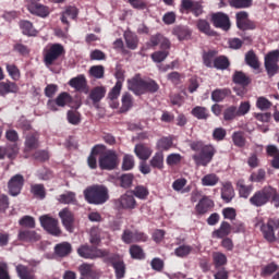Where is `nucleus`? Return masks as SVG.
I'll return each mask as SVG.
<instances>
[{
  "mask_svg": "<svg viewBox=\"0 0 279 279\" xmlns=\"http://www.w3.org/2000/svg\"><path fill=\"white\" fill-rule=\"evenodd\" d=\"M245 62L248 66H251V69H254V71H258L260 69V62L258 61V57L254 50L246 52Z\"/></svg>",
  "mask_w": 279,
  "mask_h": 279,
  "instance_id": "nucleus-38",
  "label": "nucleus"
},
{
  "mask_svg": "<svg viewBox=\"0 0 279 279\" xmlns=\"http://www.w3.org/2000/svg\"><path fill=\"white\" fill-rule=\"evenodd\" d=\"M121 104L122 106L120 108V112L121 113L130 112V110H132L134 106V97H132V94L125 92L122 95Z\"/></svg>",
  "mask_w": 279,
  "mask_h": 279,
  "instance_id": "nucleus-34",
  "label": "nucleus"
},
{
  "mask_svg": "<svg viewBox=\"0 0 279 279\" xmlns=\"http://www.w3.org/2000/svg\"><path fill=\"white\" fill-rule=\"evenodd\" d=\"M220 196L222 202H226V204H230V202H232V199L236 197V193L234 192V185H232V182H221Z\"/></svg>",
  "mask_w": 279,
  "mask_h": 279,
  "instance_id": "nucleus-19",
  "label": "nucleus"
},
{
  "mask_svg": "<svg viewBox=\"0 0 279 279\" xmlns=\"http://www.w3.org/2000/svg\"><path fill=\"white\" fill-rule=\"evenodd\" d=\"M39 221L41 228H44L48 234H51L52 236H60V234H62L60 227H58V219L45 215L39 218Z\"/></svg>",
  "mask_w": 279,
  "mask_h": 279,
  "instance_id": "nucleus-12",
  "label": "nucleus"
},
{
  "mask_svg": "<svg viewBox=\"0 0 279 279\" xmlns=\"http://www.w3.org/2000/svg\"><path fill=\"white\" fill-rule=\"evenodd\" d=\"M248 180L250 182L262 184L263 182H265V180H267V172L265 171V169L259 168L257 171L251 173Z\"/></svg>",
  "mask_w": 279,
  "mask_h": 279,
  "instance_id": "nucleus-48",
  "label": "nucleus"
},
{
  "mask_svg": "<svg viewBox=\"0 0 279 279\" xmlns=\"http://www.w3.org/2000/svg\"><path fill=\"white\" fill-rule=\"evenodd\" d=\"M193 252V246L191 245H181L174 250L175 256L179 258H186L189 254Z\"/></svg>",
  "mask_w": 279,
  "mask_h": 279,
  "instance_id": "nucleus-59",
  "label": "nucleus"
},
{
  "mask_svg": "<svg viewBox=\"0 0 279 279\" xmlns=\"http://www.w3.org/2000/svg\"><path fill=\"white\" fill-rule=\"evenodd\" d=\"M114 206L118 208V210H134V208H136V199L134 198V194H132V192H126L114 202Z\"/></svg>",
  "mask_w": 279,
  "mask_h": 279,
  "instance_id": "nucleus-15",
  "label": "nucleus"
},
{
  "mask_svg": "<svg viewBox=\"0 0 279 279\" xmlns=\"http://www.w3.org/2000/svg\"><path fill=\"white\" fill-rule=\"evenodd\" d=\"M44 64L46 66H53V64H58L61 59L66 56V50L62 44H51L44 49Z\"/></svg>",
  "mask_w": 279,
  "mask_h": 279,
  "instance_id": "nucleus-4",
  "label": "nucleus"
},
{
  "mask_svg": "<svg viewBox=\"0 0 279 279\" xmlns=\"http://www.w3.org/2000/svg\"><path fill=\"white\" fill-rule=\"evenodd\" d=\"M21 88L19 84L12 81L0 82V97H7V95H16Z\"/></svg>",
  "mask_w": 279,
  "mask_h": 279,
  "instance_id": "nucleus-23",
  "label": "nucleus"
},
{
  "mask_svg": "<svg viewBox=\"0 0 279 279\" xmlns=\"http://www.w3.org/2000/svg\"><path fill=\"white\" fill-rule=\"evenodd\" d=\"M56 100L59 108H64V106H69V104L73 102V97L71 94L62 92L57 96Z\"/></svg>",
  "mask_w": 279,
  "mask_h": 279,
  "instance_id": "nucleus-52",
  "label": "nucleus"
},
{
  "mask_svg": "<svg viewBox=\"0 0 279 279\" xmlns=\"http://www.w3.org/2000/svg\"><path fill=\"white\" fill-rule=\"evenodd\" d=\"M131 193L132 195L137 197V199H147V197L149 196V190L144 185L135 186L134 191H132Z\"/></svg>",
  "mask_w": 279,
  "mask_h": 279,
  "instance_id": "nucleus-57",
  "label": "nucleus"
},
{
  "mask_svg": "<svg viewBox=\"0 0 279 279\" xmlns=\"http://www.w3.org/2000/svg\"><path fill=\"white\" fill-rule=\"evenodd\" d=\"M129 90H132L134 95L141 96L146 93H158L160 85L153 78H143L141 74H136L133 78L129 80Z\"/></svg>",
  "mask_w": 279,
  "mask_h": 279,
  "instance_id": "nucleus-2",
  "label": "nucleus"
},
{
  "mask_svg": "<svg viewBox=\"0 0 279 279\" xmlns=\"http://www.w3.org/2000/svg\"><path fill=\"white\" fill-rule=\"evenodd\" d=\"M211 23L214 27H218L219 29H223L225 32H228V29H230V17L226 13H214L211 15Z\"/></svg>",
  "mask_w": 279,
  "mask_h": 279,
  "instance_id": "nucleus-18",
  "label": "nucleus"
},
{
  "mask_svg": "<svg viewBox=\"0 0 279 279\" xmlns=\"http://www.w3.org/2000/svg\"><path fill=\"white\" fill-rule=\"evenodd\" d=\"M132 182H134V174L132 173H124L120 177V186L122 189H130Z\"/></svg>",
  "mask_w": 279,
  "mask_h": 279,
  "instance_id": "nucleus-61",
  "label": "nucleus"
},
{
  "mask_svg": "<svg viewBox=\"0 0 279 279\" xmlns=\"http://www.w3.org/2000/svg\"><path fill=\"white\" fill-rule=\"evenodd\" d=\"M129 252L131 254V258H134L135 260H143V258H145L143 247L137 244L131 245Z\"/></svg>",
  "mask_w": 279,
  "mask_h": 279,
  "instance_id": "nucleus-53",
  "label": "nucleus"
},
{
  "mask_svg": "<svg viewBox=\"0 0 279 279\" xmlns=\"http://www.w3.org/2000/svg\"><path fill=\"white\" fill-rule=\"evenodd\" d=\"M230 95H232V90L230 88H217L211 93V99L216 104H219L227 97H230Z\"/></svg>",
  "mask_w": 279,
  "mask_h": 279,
  "instance_id": "nucleus-36",
  "label": "nucleus"
},
{
  "mask_svg": "<svg viewBox=\"0 0 279 279\" xmlns=\"http://www.w3.org/2000/svg\"><path fill=\"white\" fill-rule=\"evenodd\" d=\"M196 27L198 32H202V34H206V36H215V31L210 29V23L206 20H198L196 22Z\"/></svg>",
  "mask_w": 279,
  "mask_h": 279,
  "instance_id": "nucleus-50",
  "label": "nucleus"
},
{
  "mask_svg": "<svg viewBox=\"0 0 279 279\" xmlns=\"http://www.w3.org/2000/svg\"><path fill=\"white\" fill-rule=\"evenodd\" d=\"M253 0H229V5L235 10L252 8Z\"/></svg>",
  "mask_w": 279,
  "mask_h": 279,
  "instance_id": "nucleus-55",
  "label": "nucleus"
},
{
  "mask_svg": "<svg viewBox=\"0 0 279 279\" xmlns=\"http://www.w3.org/2000/svg\"><path fill=\"white\" fill-rule=\"evenodd\" d=\"M123 88V85L121 82H116V85L111 88V90L108 94V98L111 101H114V99H119V95H121V89Z\"/></svg>",
  "mask_w": 279,
  "mask_h": 279,
  "instance_id": "nucleus-63",
  "label": "nucleus"
},
{
  "mask_svg": "<svg viewBox=\"0 0 279 279\" xmlns=\"http://www.w3.org/2000/svg\"><path fill=\"white\" fill-rule=\"evenodd\" d=\"M33 149H38V133H33L26 136L25 151H33Z\"/></svg>",
  "mask_w": 279,
  "mask_h": 279,
  "instance_id": "nucleus-43",
  "label": "nucleus"
},
{
  "mask_svg": "<svg viewBox=\"0 0 279 279\" xmlns=\"http://www.w3.org/2000/svg\"><path fill=\"white\" fill-rule=\"evenodd\" d=\"M83 195L88 204H94L95 206L106 204V202L110 199L108 187L100 184L87 186L84 190Z\"/></svg>",
  "mask_w": 279,
  "mask_h": 279,
  "instance_id": "nucleus-3",
  "label": "nucleus"
},
{
  "mask_svg": "<svg viewBox=\"0 0 279 279\" xmlns=\"http://www.w3.org/2000/svg\"><path fill=\"white\" fill-rule=\"evenodd\" d=\"M59 217L68 232H73V223H75V216L69 208H63L59 213Z\"/></svg>",
  "mask_w": 279,
  "mask_h": 279,
  "instance_id": "nucleus-21",
  "label": "nucleus"
},
{
  "mask_svg": "<svg viewBox=\"0 0 279 279\" xmlns=\"http://www.w3.org/2000/svg\"><path fill=\"white\" fill-rule=\"evenodd\" d=\"M153 169H158L162 171L165 169V154L162 151H157L149 161Z\"/></svg>",
  "mask_w": 279,
  "mask_h": 279,
  "instance_id": "nucleus-37",
  "label": "nucleus"
},
{
  "mask_svg": "<svg viewBox=\"0 0 279 279\" xmlns=\"http://www.w3.org/2000/svg\"><path fill=\"white\" fill-rule=\"evenodd\" d=\"M106 88L104 86H96L94 88H92V90L89 92V99L93 102V106H97L99 104V101H101V99H104V97H106Z\"/></svg>",
  "mask_w": 279,
  "mask_h": 279,
  "instance_id": "nucleus-30",
  "label": "nucleus"
},
{
  "mask_svg": "<svg viewBox=\"0 0 279 279\" xmlns=\"http://www.w3.org/2000/svg\"><path fill=\"white\" fill-rule=\"evenodd\" d=\"M134 154L140 160L145 161L151 158V154H154V150L146 144H136L134 147Z\"/></svg>",
  "mask_w": 279,
  "mask_h": 279,
  "instance_id": "nucleus-26",
  "label": "nucleus"
},
{
  "mask_svg": "<svg viewBox=\"0 0 279 279\" xmlns=\"http://www.w3.org/2000/svg\"><path fill=\"white\" fill-rule=\"evenodd\" d=\"M15 271L20 279H36V275H34L32 270L23 264H19L15 267Z\"/></svg>",
  "mask_w": 279,
  "mask_h": 279,
  "instance_id": "nucleus-40",
  "label": "nucleus"
},
{
  "mask_svg": "<svg viewBox=\"0 0 279 279\" xmlns=\"http://www.w3.org/2000/svg\"><path fill=\"white\" fill-rule=\"evenodd\" d=\"M234 84H240V86H250L252 84V78H250L245 73L236 71L233 74Z\"/></svg>",
  "mask_w": 279,
  "mask_h": 279,
  "instance_id": "nucleus-46",
  "label": "nucleus"
},
{
  "mask_svg": "<svg viewBox=\"0 0 279 279\" xmlns=\"http://www.w3.org/2000/svg\"><path fill=\"white\" fill-rule=\"evenodd\" d=\"M232 234V225L228 221H222L220 227L213 231L211 236L214 239H226Z\"/></svg>",
  "mask_w": 279,
  "mask_h": 279,
  "instance_id": "nucleus-25",
  "label": "nucleus"
},
{
  "mask_svg": "<svg viewBox=\"0 0 279 279\" xmlns=\"http://www.w3.org/2000/svg\"><path fill=\"white\" fill-rule=\"evenodd\" d=\"M231 138L233 141V145L235 147H240V149H243V147L247 145V138H245V133L243 131L233 132Z\"/></svg>",
  "mask_w": 279,
  "mask_h": 279,
  "instance_id": "nucleus-41",
  "label": "nucleus"
},
{
  "mask_svg": "<svg viewBox=\"0 0 279 279\" xmlns=\"http://www.w3.org/2000/svg\"><path fill=\"white\" fill-rule=\"evenodd\" d=\"M134 156L133 155H124L122 161V171H132L134 169Z\"/></svg>",
  "mask_w": 279,
  "mask_h": 279,
  "instance_id": "nucleus-60",
  "label": "nucleus"
},
{
  "mask_svg": "<svg viewBox=\"0 0 279 279\" xmlns=\"http://www.w3.org/2000/svg\"><path fill=\"white\" fill-rule=\"evenodd\" d=\"M230 68V60L226 56H219L214 60V69L218 71H226Z\"/></svg>",
  "mask_w": 279,
  "mask_h": 279,
  "instance_id": "nucleus-44",
  "label": "nucleus"
},
{
  "mask_svg": "<svg viewBox=\"0 0 279 279\" xmlns=\"http://www.w3.org/2000/svg\"><path fill=\"white\" fill-rule=\"evenodd\" d=\"M104 263L113 267L117 279L125 278V262H123V258H121L119 254H110V252H108L106 257L104 258Z\"/></svg>",
  "mask_w": 279,
  "mask_h": 279,
  "instance_id": "nucleus-7",
  "label": "nucleus"
},
{
  "mask_svg": "<svg viewBox=\"0 0 279 279\" xmlns=\"http://www.w3.org/2000/svg\"><path fill=\"white\" fill-rule=\"evenodd\" d=\"M31 193L36 197V199H45V197H47V190L43 183L31 185Z\"/></svg>",
  "mask_w": 279,
  "mask_h": 279,
  "instance_id": "nucleus-42",
  "label": "nucleus"
},
{
  "mask_svg": "<svg viewBox=\"0 0 279 279\" xmlns=\"http://www.w3.org/2000/svg\"><path fill=\"white\" fill-rule=\"evenodd\" d=\"M269 202L275 206V208H279V191L278 189L271 185H270Z\"/></svg>",
  "mask_w": 279,
  "mask_h": 279,
  "instance_id": "nucleus-64",
  "label": "nucleus"
},
{
  "mask_svg": "<svg viewBox=\"0 0 279 279\" xmlns=\"http://www.w3.org/2000/svg\"><path fill=\"white\" fill-rule=\"evenodd\" d=\"M23 186H25V177H23V174L13 175L8 182L9 194H11L12 197L21 195Z\"/></svg>",
  "mask_w": 279,
  "mask_h": 279,
  "instance_id": "nucleus-14",
  "label": "nucleus"
},
{
  "mask_svg": "<svg viewBox=\"0 0 279 279\" xmlns=\"http://www.w3.org/2000/svg\"><path fill=\"white\" fill-rule=\"evenodd\" d=\"M80 279H99L100 275L93 264H82L78 267Z\"/></svg>",
  "mask_w": 279,
  "mask_h": 279,
  "instance_id": "nucleus-20",
  "label": "nucleus"
},
{
  "mask_svg": "<svg viewBox=\"0 0 279 279\" xmlns=\"http://www.w3.org/2000/svg\"><path fill=\"white\" fill-rule=\"evenodd\" d=\"M278 269L279 265L276 264V262H271L262 268L260 276L262 278H269V276H274Z\"/></svg>",
  "mask_w": 279,
  "mask_h": 279,
  "instance_id": "nucleus-47",
  "label": "nucleus"
},
{
  "mask_svg": "<svg viewBox=\"0 0 279 279\" xmlns=\"http://www.w3.org/2000/svg\"><path fill=\"white\" fill-rule=\"evenodd\" d=\"M172 34L178 38V40H191L193 36V31L189 26L177 25L172 28Z\"/></svg>",
  "mask_w": 279,
  "mask_h": 279,
  "instance_id": "nucleus-24",
  "label": "nucleus"
},
{
  "mask_svg": "<svg viewBox=\"0 0 279 279\" xmlns=\"http://www.w3.org/2000/svg\"><path fill=\"white\" fill-rule=\"evenodd\" d=\"M213 263L215 269L223 268L228 265V257L221 252L213 253Z\"/></svg>",
  "mask_w": 279,
  "mask_h": 279,
  "instance_id": "nucleus-39",
  "label": "nucleus"
},
{
  "mask_svg": "<svg viewBox=\"0 0 279 279\" xmlns=\"http://www.w3.org/2000/svg\"><path fill=\"white\" fill-rule=\"evenodd\" d=\"M19 225L22 226V228L34 230V228H36V219L32 216H24L19 220Z\"/></svg>",
  "mask_w": 279,
  "mask_h": 279,
  "instance_id": "nucleus-58",
  "label": "nucleus"
},
{
  "mask_svg": "<svg viewBox=\"0 0 279 279\" xmlns=\"http://www.w3.org/2000/svg\"><path fill=\"white\" fill-rule=\"evenodd\" d=\"M201 183L203 186H217L219 184V175L209 173L202 178Z\"/></svg>",
  "mask_w": 279,
  "mask_h": 279,
  "instance_id": "nucleus-49",
  "label": "nucleus"
},
{
  "mask_svg": "<svg viewBox=\"0 0 279 279\" xmlns=\"http://www.w3.org/2000/svg\"><path fill=\"white\" fill-rule=\"evenodd\" d=\"M255 228H259L265 241L276 243V230H279L278 218H269L267 223L260 219L255 223Z\"/></svg>",
  "mask_w": 279,
  "mask_h": 279,
  "instance_id": "nucleus-5",
  "label": "nucleus"
},
{
  "mask_svg": "<svg viewBox=\"0 0 279 279\" xmlns=\"http://www.w3.org/2000/svg\"><path fill=\"white\" fill-rule=\"evenodd\" d=\"M78 14H80V10L73 5L65 7L64 11L61 13L60 21L63 25H65V27H64L65 34L69 33V27H71L69 17H71L72 21H77Z\"/></svg>",
  "mask_w": 279,
  "mask_h": 279,
  "instance_id": "nucleus-16",
  "label": "nucleus"
},
{
  "mask_svg": "<svg viewBox=\"0 0 279 279\" xmlns=\"http://www.w3.org/2000/svg\"><path fill=\"white\" fill-rule=\"evenodd\" d=\"M192 117H195V119H198V121H207L210 117V112L208 111V108L196 106L191 111Z\"/></svg>",
  "mask_w": 279,
  "mask_h": 279,
  "instance_id": "nucleus-35",
  "label": "nucleus"
},
{
  "mask_svg": "<svg viewBox=\"0 0 279 279\" xmlns=\"http://www.w3.org/2000/svg\"><path fill=\"white\" fill-rule=\"evenodd\" d=\"M235 23L238 29L242 32H250L256 29L258 25L256 22L250 20V13L247 11H240L235 14Z\"/></svg>",
  "mask_w": 279,
  "mask_h": 279,
  "instance_id": "nucleus-11",
  "label": "nucleus"
},
{
  "mask_svg": "<svg viewBox=\"0 0 279 279\" xmlns=\"http://www.w3.org/2000/svg\"><path fill=\"white\" fill-rule=\"evenodd\" d=\"M87 85L88 82L86 81V76L84 74H80L69 81V86L77 92L85 90Z\"/></svg>",
  "mask_w": 279,
  "mask_h": 279,
  "instance_id": "nucleus-31",
  "label": "nucleus"
},
{
  "mask_svg": "<svg viewBox=\"0 0 279 279\" xmlns=\"http://www.w3.org/2000/svg\"><path fill=\"white\" fill-rule=\"evenodd\" d=\"M77 254L81 258H87L90 260H95V258H106L108 256V251L97 248V246H90L88 244L81 245L77 248Z\"/></svg>",
  "mask_w": 279,
  "mask_h": 279,
  "instance_id": "nucleus-8",
  "label": "nucleus"
},
{
  "mask_svg": "<svg viewBox=\"0 0 279 279\" xmlns=\"http://www.w3.org/2000/svg\"><path fill=\"white\" fill-rule=\"evenodd\" d=\"M98 166L101 171H113L117 167H119V155L117 151L107 148L99 154Z\"/></svg>",
  "mask_w": 279,
  "mask_h": 279,
  "instance_id": "nucleus-6",
  "label": "nucleus"
},
{
  "mask_svg": "<svg viewBox=\"0 0 279 279\" xmlns=\"http://www.w3.org/2000/svg\"><path fill=\"white\" fill-rule=\"evenodd\" d=\"M181 8L183 10H191L194 16H202L204 9L199 2H194L193 0H182Z\"/></svg>",
  "mask_w": 279,
  "mask_h": 279,
  "instance_id": "nucleus-27",
  "label": "nucleus"
},
{
  "mask_svg": "<svg viewBox=\"0 0 279 279\" xmlns=\"http://www.w3.org/2000/svg\"><path fill=\"white\" fill-rule=\"evenodd\" d=\"M124 39H125L128 49H132V50L137 49L138 37L135 34H133L132 32H125Z\"/></svg>",
  "mask_w": 279,
  "mask_h": 279,
  "instance_id": "nucleus-45",
  "label": "nucleus"
},
{
  "mask_svg": "<svg viewBox=\"0 0 279 279\" xmlns=\"http://www.w3.org/2000/svg\"><path fill=\"white\" fill-rule=\"evenodd\" d=\"M217 56L216 50H208L203 53V64L207 66V69H213L215 66V57Z\"/></svg>",
  "mask_w": 279,
  "mask_h": 279,
  "instance_id": "nucleus-51",
  "label": "nucleus"
},
{
  "mask_svg": "<svg viewBox=\"0 0 279 279\" xmlns=\"http://www.w3.org/2000/svg\"><path fill=\"white\" fill-rule=\"evenodd\" d=\"M17 239L26 243H36V241H40V235L36 231L25 229L20 230Z\"/></svg>",
  "mask_w": 279,
  "mask_h": 279,
  "instance_id": "nucleus-29",
  "label": "nucleus"
},
{
  "mask_svg": "<svg viewBox=\"0 0 279 279\" xmlns=\"http://www.w3.org/2000/svg\"><path fill=\"white\" fill-rule=\"evenodd\" d=\"M71 252H73V246L69 242H61L54 246V254L59 258H65Z\"/></svg>",
  "mask_w": 279,
  "mask_h": 279,
  "instance_id": "nucleus-32",
  "label": "nucleus"
},
{
  "mask_svg": "<svg viewBox=\"0 0 279 279\" xmlns=\"http://www.w3.org/2000/svg\"><path fill=\"white\" fill-rule=\"evenodd\" d=\"M223 119L225 121H234V119H236V117H239V113L236 111V106L231 105L229 107H227L223 110Z\"/></svg>",
  "mask_w": 279,
  "mask_h": 279,
  "instance_id": "nucleus-56",
  "label": "nucleus"
},
{
  "mask_svg": "<svg viewBox=\"0 0 279 279\" xmlns=\"http://www.w3.org/2000/svg\"><path fill=\"white\" fill-rule=\"evenodd\" d=\"M235 186L239 193V197H242L243 199H247V197L252 195V191H254V185H245L244 179L238 180Z\"/></svg>",
  "mask_w": 279,
  "mask_h": 279,
  "instance_id": "nucleus-28",
  "label": "nucleus"
},
{
  "mask_svg": "<svg viewBox=\"0 0 279 279\" xmlns=\"http://www.w3.org/2000/svg\"><path fill=\"white\" fill-rule=\"evenodd\" d=\"M215 208V201L210 196L204 195L202 199L198 201V204L195 206L196 215L203 216L207 213H210Z\"/></svg>",
  "mask_w": 279,
  "mask_h": 279,
  "instance_id": "nucleus-17",
  "label": "nucleus"
},
{
  "mask_svg": "<svg viewBox=\"0 0 279 279\" xmlns=\"http://www.w3.org/2000/svg\"><path fill=\"white\" fill-rule=\"evenodd\" d=\"M26 8L34 16H40V19H47L50 12L49 7L38 3V0H26Z\"/></svg>",
  "mask_w": 279,
  "mask_h": 279,
  "instance_id": "nucleus-13",
  "label": "nucleus"
},
{
  "mask_svg": "<svg viewBox=\"0 0 279 279\" xmlns=\"http://www.w3.org/2000/svg\"><path fill=\"white\" fill-rule=\"evenodd\" d=\"M5 156L10 158V160H14L16 156H19V145L17 144H9L4 147Z\"/></svg>",
  "mask_w": 279,
  "mask_h": 279,
  "instance_id": "nucleus-62",
  "label": "nucleus"
},
{
  "mask_svg": "<svg viewBox=\"0 0 279 279\" xmlns=\"http://www.w3.org/2000/svg\"><path fill=\"white\" fill-rule=\"evenodd\" d=\"M279 49L269 51L264 59V66L269 77L279 73Z\"/></svg>",
  "mask_w": 279,
  "mask_h": 279,
  "instance_id": "nucleus-9",
  "label": "nucleus"
},
{
  "mask_svg": "<svg viewBox=\"0 0 279 279\" xmlns=\"http://www.w3.org/2000/svg\"><path fill=\"white\" fill-rule=\"evenodd\" d=\"M105 149L106 145L104 144H97L92 148L90 154L87 157V166L89 167V169H97V156H99V154H102Z\"/></svg>",
  "mask_w": 279,
  "mask_h": 279,
  "instance_id": "nucleus-22",
  "label": "nucleus"
},
{
  "mask_svg": "<svg viewBox=\"0 0 279 279\" xmlns=\"http://www.w3.org/2000/svg\"><path fill=\"white\" fill-rule=\"evenodd\" d=\"M66 119L68 123H71V125H80V123H82V113L77 110H69L66 112Z\"/></svg>",
  "mask_w": 279,
  "mask_h": 279,
  "instance_id": "nucleus-54",
  "label": "nucleus"
},
{
  "mask_svg": "<svg viewBox=\"0 0 279 279\" xmlns=\"http://www.w3.org/2000/svg\"><path fill=\"white\" fill-rule=\"evenodd\" d=\"M20 29L24 36L34 37L38 36V31L34 28V24L27 20L20 21Z\"/></svg>",
  "mask_w": 279,
  "mask_h": 279,
  "instance_id": "nucleus-33",
  "label": "nucleus"
},
{
  "mask_svg": "<svg viewBox=\"0 0 279 279\" xmlns=\"http://www.w3.org/2000/svg\"><path fill=\"white\" fill-rule=\"evenodd\" d=\"M270 186L265 185L263 189L257 190L248 199L250 204L256 208H262V206L269 204Z\"/></svg>",
  "mask_w": 279,
  "mask_h": 279,
  "instance_id": "nucleus-10",
  "label": "nucleus"
},
{
  "mask_svg": "<svg viewBox=\"0 0 279 279\" xmlns=\"http://www.w3.org/2000/svg\"><path fill=\"white\" fill-rule=\"evenodd\" d=\"M192 151H197L192 156L197 167H208L217 154V149L211 144H204L202 141H195L190 144Z\"/></svg>",
  "mask_w": 279,
  "mask_h": 279,
  "instance_id": "nucleus-1",
  "label": "nucleus"
}]
</instances>
